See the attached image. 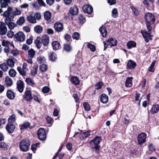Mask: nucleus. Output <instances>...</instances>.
Masks as SVG:
<instances>
[{"instance_id":"1","label":"nucleus","mask_w":159,"mask_h":159,"mask_svg":"<svg viewBox=\"0 0 159 159\" xmlns=\"http://www.w3.org/2000/svg\"><path fill=\"white\" fill-rule=\"evenodd\" d=\"M20 10L16 9L14 11H12L11 8L9 7L7 10L4 12L3 16L4 17H6L5 22L6 20L11 21L13 20L15 16L19 15L21 14Z\"/></svg>"},{"instance_id":"2","label":"nucleus","mask_w":159,"mask_h":159,"mask_svg":"<svg viewBox=\"0 0 159 159\" xmlns=\"http://www.w3.org/2000/svg\"><path fill=\"white\" fill-rule=\"evenodd\" d=\"M145 19L147 28L148 31L149 32L152 30V27L151 25L154 23L155 20L154 16L151 13H148L145 16Z\"/></svg>"},{"instance_id":"3","label":"nucleus","mask_w":159,"mask_h":159,"mask_svg":"<svg viewBox=\"0 0 159 159\" xmlns=\"http://www.w3.org/2000/svg\"><path fill=\"white\" fill-rule=\"evenodd\" d=\"M117 41L115 39L113 38H110L107 39L106 41L103 42L104 45V50H105L109 46L112 47L116 46Z\"/></svg>"},{"instance_id":"4","label":"nucleus","mask_w":159,"mask_h":159,"mask_svg":"<svg viewBox=\"0 0 159 159\" xmlns=\"http://www.w3.org/2000/svg\"><path fill=\"white\" fill-rule=\"evenodd\" d=\"M30 145V142L29 140L24 139L22 140L20 143V148L22 151L25 152L28 150Z\"/></svg>"},{"instance_id":"5","label":"nucleus","mask_w":159,"mask_h":159,"mask_svg":"<svg viewBox=\"0 0 159 159\" xmlns=\"http://www.w3.org/2000/svg\"><path fill=\"white\" fill-rule=\"evenodd\" d=\"M101 138L100 137L97 136L93 139L92 141L90 142V143L92 145H94V148L96 150H99L100 146L98 144L101 140Z\"/></svg>"},{"instance_id":"6","label":"nucleus","mask_w":159,"mask_h":159,"mask_svg":"<svg viewBox=\"0 0 159 159\" xmlns=\"http://www.w3.org/2000/svg\"><path fill=\"white\" fill-rule=\"evenodd\" d=\"M37 134L38 137L40 140L44 141L46 139V133L43 128H40L38 131Z\"/></svg>"},{"instance_id":"7","label":"nucleus","mask_w":159,"mask_h":159,"mask_svg":"<svg viewBox=\"0 0 159 159\" xmlns=\"http://www.w3.org/2000/svg\"><path fill=\"white\" fill-rule=\"evenodd\" d=\"M16 41L22 42L25 41V36L24 33L21 31H19L14 35Z\"/></svg>"},{"instance_id":"8","label":"nucleus","mask_w":159,"mask_h":159,"mask_svg":"<svg viewBox=\"0 0 159 159\" xmlns=\"http://www.w3.org/2000/svg\"><path fill=\"white\" fill-rule=\"evenodd\" d=\"M27 67V63H24L23 65L22 68L19 66L17 68V70L21 75L24 76L25 75L26 71L28 70Z\"/></svg>"},{"instance_id":"9","label":"nucleus","mask_w":159,"mask_h":159,"mask_svg":"<svg viewBox=\"0 0 159 159\" xmlns=\"http://www.w3.org/2000/svg\"><path fill=\"white\" fill-rule=\"evenodd\" d=\"M33 98L31 91L29 90H26L23 96V98L26 101L28 102L31 101Z\"/></svg>"},{"instance_id":"10","label":"nucleus","mask_w":159,"mask_h":159,"mask_svg":"<svg viewBox=\"0 0 159 159\" xmlns=\"http://www.w3.org/2000/svg\"><path fill=\"white\" fill-rule=\"evenodd\" d=\"M146 134L144 133H142L139 134L138 137V141L139 144L141 145L146 142Z\"/></svg>"},{"instance_id":"11","label":"nucleus","mask_w":159,"mask_h":159,"mask_svg":"<svg viewBox=\"0 0 159 159\" xmlns=\"http://www.w3.org/2000/svg\"><path fill=\"white\" fill-rule=\"evenodd\" d=\"M7 31L6 24L3 22H0V34L4 35L5 34Z\"/></svg>"},{"instance_id":"12","label":"nucleus","mask_w":159,"mask_h":159,"mask_svg":"<svg viewBox=\"0 0 159 159\" xmlns=\"http://www.w3.org/2000/svg\"><path fill=\"white\" fill-rule=\"evenodd\" d=\"M141 33L143 38L144 39L145 41L147 43L148 42L149 40L152 39L151 38V35H150V33L146 30H143L141 31Z\"/></svg>"},{"instance_id":"13","label":"nucleus","mask_w":159,"mask_h":159,"mask_svg":"<svg viewBox=\"0 0 159 159\" xmlns=\"http://www.w3.org/2000/svg\"><path fill=\"white\" fill-rule=\"evenodd\" d=\"M83 10L84 13L91 14L93 11L92 7L89 5H85L83 7Z\"/></svg>"},{"instance_id":"14","label":"nucleus","mask_w":159,"mask_h":159,"mask_svg":"<svg viewBox=\"0 0 159 159\" xmlns=\"http://www.w3.org/2000/svg\"><path fill=\"white\" fill-rule=\"evenodd\" d=\"M16 88L18 90L20 93H22L23 91L24 87L23 81L20 80H18L16 82Z\"/></svg>"},{"instance_id":"15","label":"nucleus","mask_w":159,"mask_h":159,"mask_svg":"<svg viewBox=\"0 0 159 159\" xmlns=\"http://www.w3.org/2000/svg\"><path fill=\"white\" fill-rule=\"evenodd\" d=\"M15 128V125L13 124H11V123H8L6 127V129L7 131L10 133H13Z\"/></svg>"},{"instance_id":"16","label":"nucleus","mask_w":159,"mask_h":159,"mask_svg":"<svg viewBox=\"0 0 159 159\" xmlns=\"http://www.w3.org/2000/svg\"><path fill=\"white\" fill-rule=\"evenodd\" d=\"M55 30L59 32L62 31L63 29V24L60 22L56 23L54 25Z\"/></svg>"},{"instance_id":"17","label":"nucleus","mask_w":159,"mask_h":159,"mask_svg":"<svg viewBox=\"0 0 159 159\" xmlns=\"http://www.w3.org/2000/svg\"><path fill=\"white\" fill-rule=\"evenodd\" d=\"M53 49L56 51L60 49L61 46L60 43L57 41H53L52 43Z\"/></svg>"},{"instance_id":"18","label":"nucleus","mask_w":159,"mask_h":159,"mask_svg":"<svg viewBox=\"0 0 159 159\" xmlns=\"http://www.w3.org/2000/svg\"><path fill=\"white\" fill-rule=\"evenodd\" d=\"M42 41L44 46H48L49 42V37L48 35H43L42 37Z\"/></svg>"},{"instance_id":"19","label":"nucleus","mask_w":159,"mask_h":159,"mask_svg":"<svg viewBox=\"0 0 159 159\" xmlns=\"http://www.w3.org/2000/svg\"><path fill=\"white\" fill-rule=\"evenodd\" d=\"M136 64V62L132 60H129L128 61L127 65V67L128 69H131L135 68Z\"/></svg>"},{"instance_id":"20","label":"nucleus","mask_w":159,"mask_h":159,"mask_svg":"<svg viewBox=\"0 0 159 159\" xmlns=\"http://www.w3.org/2000/svg\"><path fill=\"white\" fill-rule=\"evenodd\" d=\"M7 96L10 99H14L15 97V95L14 92L11 90L8 89L7 92Z\"/></svg>"},{"instance_id":"21","label":"nucleus","mask_w":159,"mask_h":159,"mask_svg":"<svg viewBox=\"0 0 159 159\" xmlns=\"http://www.w3.org/2000/svg\"><path fill=\"white\" fill-rule=\"evenodd\" d=\"M159 111V105L155 104L152 107L150 111L152 114H155L157 113Z\"/></svg>"},{"instance_id":"22","label":"nucleus","mask_w":159,"mask_h":159,"mask_svg":"<svg viewBox=\"0 0 159 159\" xmlns=\"http://www.w3.org/2000/svg\"><path fill=\"white\" fill-rule=\"evenodd\" d=\"M100 98L101 102L103 103H107L108 101V96L105 93H103L101 95Z\"/></svg>"},{"instance_id":"23","label":"nucleus","mask_w":159,"mask_h":159,"mask_svg":"<svg viewBox=\"0 0 159 159\" xmlns=\"http://www.w3.org/2000/svg\"><path fill=\"white\" fill-rule=\"evenodd\" d=\"M78 12V8L76 7H71L69 10V13L73 15H76Z\"/></svg>"},{"instance_id":"24","label":"nucleus","mask_w":159,"mask_h":159,"mask_svg":"<svg viewBox=\"0 0 159 159\" xmlns=\"http://www.w3.org/2000/svg\"><path fill=\"white\" fill-rule=\"evenodd\" d=\"M99 30L103 37L107 36V31L104 26H101L99 29Z\"/></svg>"},{"instance_id":"25","label":"nucleus","mask_w":159,"mask_h":159,"mask_svg":"<svg viewBox=\"0 0 159 159\" xmlns=\"http://www.w3.org/2000/svg\"><path fill=\"white\" fill-rule=\"evenodd\" d=\"M5 82L7 87H10L13 84L12 79L9 76H6L5 79Z\"/></svg>"},{"instance_id":"26","label":"nucleus","mask_w":159,"mask_h":159,"mask_svg":"<svg viewBox=\"0 0 159 159\" xmlns=\"http://www.w3.org/2000/svg\"><path fill=\"white\" fill-rule=\"evenodd\" d=\"M132 78L128 77L127 78L125 82V86L127 87H130L132 86Z\"/></svg>"},{"instance_id":"27","label":"nucleus","mask_w":159,"mask_h":159,"mask_svg":"<svg viewBox=\"0 0 159 159\" xmlns=\"http://www.w3.org/2000/svg\"><path fill=\"white\" fill-rule=\"evenodd\" d=\"M28 58H33L35 56V52L33 49L31 48L28 51Z\"/></svg>"},{"instance_id":"28","label":"nucleus","mask_w":159,"mask_h":159,"mask_svg":"<svg viewBox=\"0 0 159 159\" xmlns=\"http://www.w3.org/2000/svg\"><path fill=\"white\" fill-rule=\"evenodd\" d=\"M10 0H0V4L2 8L5 7L8 5L10 2Z\"/></svg>"},{"instance_id":"29","label":"nucleus","mask_w":159,"mask_h":159,"mask_svg":"<svg viewBox=\"0 0 159 159\" xmlns=\"http://www.w3.org/2000/svg\"><path fill=\"white\" fill-rule=\"evenodd\" d=\"M27 83L29 85L34 87L35 83L34 81L31 78H27L25 80Z\"/></svg>"},{"instance_id":"30","label":"nucleus","mask_w":159,"mask_h":159,"mask_svg":"<svg viewBox=\"0 0 159 159\" xmlns=\"http://www.w3.org/2000/svg\"><path fill=\"white\" fill-rule=\"evenodd\" d=\"M43 30V27L40 25H37L34 27V30L37 34L41 33L42 32Z\"/></svg>"},{"instance_id":"31","label":"nucleus","mask_w":159,"mask_h":159,"mask_svg":"<svg viewBox=\"0 0 159 159\" xmlns=\"http://www.w3.org/2000/svg\"><path fill=\"white\" fill-rule=\"evenodd\" d=\"M51 13L49 11H46L44 13V18L47 21H49L51 19Z\"/></svg>"},{"instance_id":"32","label":"nucleus","mask_w":159,"mask_h":159,"mask_svg":"<svg viewBox=\"0 0 159 159\" xmlns=\"http://www.w3.org/2000/svg\"><path fill=\"white\" fill-rule=\"evenodd\" d=\"M71 81L75 85H78L80 84L79 80L76 76H73L71 77Z\"/></svg>"},{"instance_id":"33","label":"nucleus","mask_w":159,"mask_h":159,"mask_svg":"<svg viewBox=\"0 0 159 159\" xmlns=\"http://www.w3.org/2000/svg\"><path fill=\"white\" fill-rule=\"evenodd\" d=\"M127 45L128 48L130 49L132 48L135 47L136 46V43L134 41H129L127 43Z\"/></svg>"},{"instance_id":"34","label":"nucleus","mask_w":159,"mask_h":159,"mask_svg":"<svg viewBox=\"0 0 159 159\" xmlns=\"http://www.w3.org/2000/svg\"><path fill=\"white\" fill-rule=\"evenodd\" d=\"M27 20L28 21L32 23H36V21L34 16L32 15H30L27 16Z\"/></svg>"},{"instance_id":"35","label":"nucleus","mask_w":159,"mask_h":159,"mask_svg":"<svg viewBox=\"0 0 159 159\" xmlns=\"http://www.w3.org/2000/svg\"><path fill=\"white\" fill-rule=\"evenodd\" d=\"M25 21V20L24 17L23 16H21L17 21L16 23L18 25H21L24 23Z\"/></svg>"},{"instance_id":"36","label":"nucleus","mask_w":159,"mask_h":159,"mask_svg":"<svg viewBox=\"0 0 159 159\" xmlns=\"http://www.w3.org/2000/svg\"><path fill=\"white\" fill-rule=\"evenodd\" d=\"M0 67L3 71H6L8 69V66L6 62L0 64Z\"/></svg>"},{"instance_id":"37","label":"nucleus","mask_w":159,"mask_h":159,"mask_svg":"<svg viewBox=\"0 0 159 159\" xmlns=\"http://www.w3.org/2000/svg\"><path fill=\"white\" fill-rule=\"evenodd\" d=\"M49 59L52 61H54L57 58V56L54 52H51L49 53Z\"/></svg>"},{"instance_id":"38","label":"nucleus","mask_w":159,"mask_h":159,"mask_svg":"<svg viewBox=\"0 0 159 159\" xmlns=\"http://www.w3.org/2000/svg\"><path fill=\"white\" fill-rule=\"evenodd\" d=\"M48 67L47 66L44 64H42L40 66V70L42 72H45L47 70Z\"/></svg>"},{"instance_id":"39","label":"nucleus","mask_w":159,"mask_h":159,"mask_svg":"<svg viewBox=\"0 0 159 159\" xmlns=\"http://www.w3.org/2000/svg\"><path fill=\"white\" fill-rule=\"evenodd\" d=\"M8 66H9L11 67H13L14 66L15 63L14 61L11 59H8L7 61V62Z\"/></svg>"},{"instance_id":"40","label":"nucleus","mask_w":159,"mask_h":159,"mask_svg":"<svg viewBox=\"0 0 159 159\" xmlns=\"http://www.w3.org/2000/svg\"><path fill=\"white\" fill-rule=\"evenodd\" d=\"M72 37L73 39L78 40L80 38V35L79 33L75 32L72 35Z\"/></svg>"},{"instance_id":"41","label":"nucleus","mask_w":159,"mask_h":159,"mask_svg":"<svg viewBox=\"0 0 159 159\" xmlns=\"http://www.w3.org/2000/svg\"><path fill=\"white\" fill-rule=\"evenodd\" d=\"M118 13L117 10L116 8H114L112 11V16L114 18H116L118 17Z\"/></svg>"},{"instance_id":"42","label":"nucleus","mask_w":159,"mask_h":159,"mask_svg":"<svg viewBox=\"0 0 159 159\" xmlns=\"http://www.w3.org/2000/svg\"><path fill=\"white\" fill-rule=\"evenodd\" d=\"M15 121V116L14 115H12L9 116L8 119V123L13 124Z\"/></svg>"},{"instance_id":"43","label":"nucleus","mask_w":159,"mask_h":159,"mask_svg":"<svg viewBox=\"0 0 159 159\" xmlns=\"http://www.w3.org/2000/svg\"><path fill=\"white\" fill-rule=\"evenodd\" d=\"M8 73L9 75L12 77H15L16 74V70L13 69H10Z\"/></svg>"},{"instance_id":"44","label":"nucleus","mask_w":159,"mask_h":159,"mask_svg":"<svg viewBox=\"0 0 159 159\" xmlns=\"http://www.w3.org/2000/svg\"><path fill=\"white\" fill-rule=\"evenodd\" d=\"M87 46L92 52H94L96 50L95 46L90 43H88Z\"/></svg>"},{"instance_id":"45","label":"nucleus","mask_w":159,"mask_h":159,"mask_svg":"<svg viewBox=\"0 0 159 159\" xmlns=\"http://www.w3.org/2000/svg\"><path fill=\"white\" fill-rule=\"evenodd\" d=\"M79 19L80 23L82 24H83L85 21V17L82 15H80Z\"/></svg>"},{"instance_id":"46","label":"nucleus","mask_w":159,"mask_h":159,"mask_svg":"<svg viewBox=\"0 0 159 159\" xmlns=\"http://www.w3.org/2000/svg\"><path fill=\"white\" fill-rule=\"evenodd\" d=\"M8 25L9 29L10 30L13 29L15 27H17V25L13 22H9L8 24Z\"/></svg>"},{"instance_id":"47","label":"nucleus","mask_w":159,"mask_h":159,"mask_svg":"<svg viewBox=\"0 0 159 159\" xmlns=\"http://www.w3.org/2000/svg\"><path fill=\"white\" fill-rule=\"evenodd\" d=\"M64 49L67 52H69L71 50V47L69 44H65L64 46Z\"/></svg>"},{"instance_id":"48","label":"nucleus","mask_w":159,"mask_h":159,"mask_svg":"<svg viewBox=\"0 0 159 159\" xmlns=\"http://www.w3.org/2000/svg\"><path fill=\"white\" fill-rule=\"evenodd\" d=\"M30 125V123L28 122L25 123L21 125L20 129H24L28 128Z\"/></svg>"},{"instance_id":"49","label":"nucleus","mask_w":159,"mask_h":159,"mask_svg":"<svg viewBox=\"0 0 159 159\" xmlns=\"http://www.w3.org/2000/svg\"><path fill=\"white\" fill-rule=\"evenodd\" d=\"M103 84L102 82H98L96 83L95 85V89H96L98 90L101 88Z\"/></svg>"},{"instance_id":"50","label":"nucleus","mask_w":159,"mask_h":159,"mask_svg":"<svg viewBox=\"0 0 159 159\" xmlns=\"http://www.w3.org/2000/svg\"><path fill=\"white\" fill-rule=\"evenodd\" d=\"M50 90V88L47 86L43 87L42 89V92L44 93H48L49 91Z\"/></svg>"},{"instance_id":"51","label":"nucleus","mask_w":159,"mask_h":159,"mask_svg":"<svg viewBox=\"0 0 159 159\" xmlns=\"http://www.w3.org/2000/svg\"><path fill=\"white\" fill-rule=\"evenodd\" d=\"M35 43L38 48H40L42 44V42L40 41L39 39H37L35 41Z\"/></svg>"},{"instance_id":"52","label":"nucleus","mask_w":159,"mask_h":159,"mask_svg":"<svg viewBox=\"0 0 159 159\" xmlns=\"http://www.w3.org/2000/svg\"><path fill=\"white\" fill-rule=\"evenodd\" d=\"M155 61L152 62L151 63L150 66L148 68V70L150 72H153L154 71V70L153 68V67H154V66H155Z\"/></svg>"},{"instance_id":"53","label":"nucleus","mask_w":159,"mask_h":159,"mask_svg":"<svg viewBox=\"0 0 159 159\" xmlns=\"http://www.w3.org/2000/svg\"><path fill=\"white\" fill-rule=\"evenodd\" d=\"M8 147V146L5 143L1 142L0 143V148L4 150H6L7 148Z\"/></svg>"},{"instance_id":"54","label":"nucleus","mask_w":159,"mask_h":159,"mask_svg":"<svg viewBox=\"0 0 159 159\" xmlns=\"http://www.w3.org/2000/svg\"><path fill=\"white\" fill-rule=\"evenodd\" d=\"M83 106L85 110L89 111L90 110V106L88 103L85 102L84 103Z\"/></svg>"},{"instance_id":"55","label":"nucleus","mask_w":159,"mask_h":159,"mask_svg":"<svg viewBox=\"0 0 159 159\" xmlns=\"http://www.w3.org/2000/svg\"><path fill=\"white\" fill-rule=\"evenodd\" d=\"M34 16L36 20H39L41 18V14L38 12L35 13L34 14Z\"/></svg>"},{"instance_id":"56","label":"nucleus","mask_w":159,"mask_h":159,"mask_svg":"<svg viewBox=\"0 0 159 159\" xmlns=\"http://www.w3.org/2000/svg\"><path fill=\"white\" fill-rule=\"evenodd\" d=\"M131 8L132 10V11L135 15L137 16L139 14V12L136 8L133 7H131Z\"/></svg>"},{"instance_id":"57","label":"nucleus","mask_w":159,"mask_h":159,"mask_svg":"<svg viewBox=\"0 0 159 159\" xmlns=\"http://www.w3.org/2000/svg\"><path fill=\"white\" fill-rule=\"evenodd\" d=\"M148 148L149 150L151 152H152L155 150L154 147L153 146L152 144H149Z\"/></svg>"},{"instance_id":"58","label":"nucleus","mask_w":159,"mask_h":159,"mask_svg":"<svg viewBox=\"0 0 159 159\" xmlns=\"http://www.w3.org/2000/svg\"><path fill=\"white\" fill-rule=\"evenodd\" d=\"M9 43V42L7 40H3L2 41V45L3 46H7Z\"/></svg>"},{"instance_id":"59","label":"nucleus","mask_w":159,"mask_h":159,"mask_svg":"<svg viewBox=\"0 0 159 159\" xmlns=\"http://www.w3.org/2000/svg\"><path fill=\"white\" fill-rule=\"evenodd\" d=\"M90 135V132L88 131L83 133V137L84 138H86Z\"/></svg>"},{"instance_id":"60","label":"nucleus","mask_w":159,"mask_h":159,"mask_svg":"<svg viewBox=\"0 0 159 159\" xmlns=\"http://www.w3.org/2000/svg\"><path fill=\"white\" fill-rule=\"evenodd\" d=\"M46 120L47 122L49 124H51L53 121V119L50 117L48 116L46 118Z\"/></svg>"},{"instance_id":"61","label":"nucleus","mask_w":159,"mask_h":159,"mask_svg":"<svg viewBox=\"0 0 159 159\" xmlns=\"http://www.w3.org/2000/svg\"><path fill=\"white\" fill-rule=\"evenodd\" d=\"M65 39L67 41H70L71 40V36L68 34H66L65 36Z\"/></svg>"},{"instance_id":"62","label":"nucleus","mask_w":159,"mask_h":159,"mask_svg":"<svg viewBox=\"0 0 159 159\" xmlns=\"http://www.w3.org/2000/svg\"><path fill=\"white\" fill-rule=\"evenodd\" d=\"M108 3L110 5H112L116 4V0H107Z\"/></svg>"},{"instance_id":"63","label":"nucleus","mask_w":159,"mask_h":159,"mask_svg":"<svg viewBox=\"0 0 159 159\" xmlns=\"http://www.w3.org/2000/svg\"><path fill=\"white\" fill-rule=\"evenodd\" d=\"M7 36L9 38H12L14 36V33L11 31H8L7 34Z\"/></svg>"},{"instance_id":"64","label":"nucleus","mask_w":159,"mask_h":159,"mask_svg":"<svg viewBox=\"0 0 159 159\" xmlns=\"http://www.w3.org/2000/svg\"><path fill=\"white\" fill-rule=\"evenodd\" d=\"M11 53L14 56H17L18 55L19 53L17 50H13L11 51Z\"/></svg>"}]
</instances>
